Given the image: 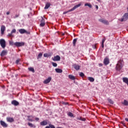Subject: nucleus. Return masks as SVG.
<instances>
[{
	"mask_svg": "<svg viewBox=\"0 0 128 128\" xmlns=\"http://www.w3.org/2000/svg\"><path fill=\"white\" fill-rule=\"evenodd\" d=\"M122 66H124V60H120L118 61V64L116 65V70H117L118 72H120V70L122 68Z\"/></svg>",
	"mask_w": 128,
	"mask_h": 128,
	"instance_id": "1",
	"label": "nucleus"
},
{
	"mask_svg": "<svg viewBox=\"0 0 128 128\" xmlns=\"http://www.w3.org/2000/svg\"><path fill=\"white\" fill-rule=\"evenodd\" d=\"M80 6H82V4H80L76 5L75 6H74L73 8L69 10L68 11L64 12V14H68V12H72L74 10H76V8H80Z\"/></svg>",
	"mask_w": 128,
	"mask_h": 128,
	"instance_id": "2",
	"label": "nucleus"
},
{
	"mask_svg": "<svg viewBox=\"0 0 128 128\" xmlns=\"http://www.w3.org/2000/svg\"><path fill=\"white\" fill-rule=\"evenodd\" d=\"M0 44L2 48H4L6 46V42L4 39L0 40Z\"/></svg>",
	"mask_w": 128,
	"mask_h": 128,
	"instance_id": "3",
	"label": "nucleus"
},
{
	"mask_svg": "<svg viewBox=\"0 0 128 128\" xmlns=\"http://www.w3.org/2000/svg\"><path fill=\"white\" fill-rule=\"evenodd\" d=\"M14 44L16 46L18 47L24 46V42H16Z\"/></svg>",
	"mask_w": 128,
	"mask_h": 128,
	"instance_id": "4",
	"label": "nucleus"
},
{
	"mask_svg": "<svg viewBox=\"0 0 128 128\" xmlns=\"http://www.w3.org/2000/svg\"><path fill=\"white\" fill-rule=\"evenodd\" d=\"M98 20L100 22H102V24H106V26H108V24H110L108 21L107 20L100 18Z\"/></svg>",
	"mask_w": 128,
	"mask_h": 128,
	"instance_id": "5",
	"label": "nucleus"
},
{
	"mask_svg": "<svg viewBox=\"0 0 128 128\" xmlns=\"http://www.w3.org/2000/svg\"><path fill=\"white\" fill-rule=\"evenodd\" d=\"M128 19V13H125L123 16V18H122L121 22H126Z\"/></svg>",
	"mask_w": 128,
	"mask_h": 128,
	"instance_id": "6",
	"label": "nucleus"
},
{
	"mask_svg": "<svg viewBox=\"0 0 128 128\" xmlns=\"http://www.w3.org/2000/svg\"><path fill=\"white\" fill-rule=\"evenodd\" d=\"M52 60L54 62H60V56L58 55H57L54 56V58H52Z\"/></svg>",
	"mask_w": 128,
	"mask_h": 128,
	"instance_id": "7",
	"label": "nucleus"
},
{
	"mask_svg": "<svg viewBox=\"0 0 128 128\" xmlns=\"http://www.w3.org/2000/svg\"><path fill=\"white\" fill-rule=\"evenodd\" d=\"M104 64L105 66H108L110 64V59L106 57L104 60Z\"/></svg>",
	"mask_w": 128,
	"mask_h": 128,
	"instance_id": "8",
	"label": "nucleus"
},
{
	"mask_svg": "<svg viewBox=\"0 0 128 128\" xmlns=\"http://www.w3.org/2000/svg\"><path fill=\"white\" fill-rule=\"evenodd\" d=\"M50 80H52V77L50 76L44 81V84H49V82H50Z\"/></svg>",
	"mask_w": 128,
	"mask_h": 128,
	"instance_id": "9",
	"label": "nucleus"
},
{
	"mask_svg": "<svg viewBox=\"0 0 128 128\" xmlns=\"http://www.w3.org/2000/svg\"><path fill=\"white\" fill-rule=\"evenodd\" d=\"M6 120L8 122H14V120L12 117H7Z\"/></svg>",
	"mask_w": 128,
	"mask_h": 128,
	"instance_id": "10",
	"label": "nucleus"
},
{
	"mask_svg": "<svg viewBox=\"0 0 128 128\" xmlns=\"http://www.w3.org/2000/svg\"><path fill=\"white\" fill-rule=\"evenodd\" d=\"M46 26V22L44 21V19L42 17V20L40 21V26Z\"/></svg>",
	"mask_w": 128,
	"mask_h": 128,
	"instance_id": "11",
	"label": "nucleus"
},
{
	"mask_svg": "<svg viewBox=\"0 0 128 128\" xmlns=\"http://www.w3.org/2000/svg\"><path fill=\"white\" fill-rule=\"evenodd\" d=\"M11 104H13V106H19L20 104V102H18L16 101V100H13Z\"/></svg>",
	"mask_w": 128,
	"mask_h": 128,
	"instance_id": "12",
	"label": "nucleus"
},
{
	"mask_svg": "<svg viewBox=\"0 0 128 128\" xmlns=\"http://www.w3.org/2000/svg\"><path fill=\"white\" fill-rule=\"evenodd\" d=\"M8 54V50H3L1 53L0 56H6Z\"/></svg>",
	"mask_w": 128,
	"mask_h": 128,
	"instance_id": "13",
	"label": "nucleus"
},
{
	"mask_svg": "<svg viewBox=\"0 0 128 128\" xmlns=\"http://www.w3.org/2000/svg\"><path fill=\"white\" fill-rule=\"evenodd\" d=\"M0 125L3 126V128H8V124L2 120L0 121Z\"/></svg>",
	"mask_w": 128,
	"mask_h": 128,
	"instance_id": "14",
	"label": "nucleus"
},
{
	"mask_svg": "<svg viewBox=\"0 0 128 128\" xmlns=\"http://www.w3.org/2000/svg\"><path fill=\"white\" fill-rule=\"evenodd\" d=\"M18 32L21 34H28V32L24 28L20 29L18 30Z\"/></svg>",
	"mask_w": 128,
	"mask_h": 128,
	"instance_id": "15",
	"label": "nucleus"
},
{
	"mask_svg": "<svg viewBox=\"0 0 128 128\" xmlns=\"http://www.w3.org/2000/svg\"><path fill=\"white\" fill-rule=\"evenodd\" d=\"M0 30H1V34H4V30H6V26L2 25L1 26Z\"/></svg>",
	"mask_w": 128,
	"mask_h": 128,
	"instance_id": "16",
	"label": "nucleus"
},
{
	"mask_svg": "<svg viewBox=\"0 0 128 128\" xmlns=\"http://www.w3.org/2000/svg\"><path fill=\"white\" fill-rule=\"evenodd\" d=\"M73 67L76 70H79L80 68V66L76 64H74L73 65Z\"/></svg>",
	"mask_w": 128,
	"mask_h": 128,
	"instance_id": "17",
	"label": "nucleus"
},
{
	"mask_svg": "<svg viewBox=\"0 0 128 128\" xmlns=\"http://www.w3.org/2000/svg\"><path fill=\"white\" fill-rule=\"evenodd\" d=\"M48 124V121L46 120H43L40 122V125L42 126H46Z\"/></svg>",
	"mask_w": 128,
	"mask_h": 128,
	"instance_id": "18",
	"label": "nucleus"
},
{
	"mask_svg": "<svg viewBox=\"0 0 128 128\" xmlns=\"http://www.w3.org/2000/svg\"><path fill=\"white\" fill-rule=\"evenodd\" d=\"M68 78L72 80H76V77L74 75L70 74L68 75Z\"/></svg>",
	"mask_w": 128,
	"mask_h": 128,
	"instance_id": "19",
	"label": "nucleus"
},
{
	"mask_svg": "<svg viewBox=\"0 0 128 128\" xmlns=\"http://www.w3.org/2000/svg\"><path fill=\"white\" fill-rule=\"evenodd\" d=\"M106 37H104V39H102V48H104V42H106Z\"/></svg>",
	"mask_w": 128,
	"mask_h": 128,
	"instance_id": "20",
	"label": "nucleus"
},
{
	"mask_svg": "<svg viewBox=\"0 0 128 128\" xmlns=\"http://www.w3.org/2000/svg\"><path fill=\"white\" fill-rule=\"evenodd\" d=\"M88 80H90V82H94V78L92 77H88Z\"/></svg>",
	"mask_w": 128,
	"mask_h": 128,
	"instance_id": "21",
	"label": "nucleus"
},
{
	"mask_svg": "<svg viewBox=\"0 0 128 128\" xmlns=\"http://www.w3.org/2000/svg\"><path fill=\"white\" fill-rule=\"evenodd\" d=\"M55 70L56 72H58V74H62V70L60 68H56Z\"/></svg>",
	"mask_w": 128,
	"mask_h": 128,
	"instance_id": "22",
	"label": "nucleus"
},
{
	"mask_svg": "<svg viewBox=\"0 0 128 128\" xmlns=\"http://www.w3.org/2000/svg\"><path fill=\"white\" fill-rule=\"evenodd\" d=\"M50 4L46 3V6L44 7V10H48V8H50Z\"/></svg>",
	"mask_w": 128,
	"mask_h": 128,
	"instance_id": "23",
	"label": "nucleus"
},
{
	"mask_svg": "<svg viewBox=\"0 0 128 128\" xmlns=\"http://www.w3.org/2000/svg\"><path fill=\"white\" fill-rule=\"evenodd\" d=\"M77 120H82V122L86 121V118H82V117H78Z\"/></svg>",
	"mask_w": 128,
	"mask_h": 128,
	"instance_id": "24",
	"label": "nucleus"
},
{
	"mask_svg": "<svg viewBox=\"0 0 128 128\" xmlns=\"http://www.w3.org/2000/svg\"><path fill=\"white\" fill-rule=\"evenodd\" d=\"M77 40H78V38H75L73 40L72 44H73L74 46H76V44Z\"/></svg>",
	"mask_w": 128,
	"mask_h": 128,
	"instance_id": "25",
	"label": "nucleus"
},
{
	"mask_svg": "<svg viewBox=\"0 0 128 128\" xmlns=\"http://www.w3.org/2000/svg\"><path fill=\"white\" fill-rule=\"evenodd\" d=\"M84 6H88V7H90V8H92V4H88V3H86V4H84Z\"/></svg>",
	"mask_w": 128,
	"mask_h": 128,
	"instance_id": "26",
	"label": "nucleus"
},
{
	"mask_svg": "<svg viewBox=\"0 0 128 128\" xmlns=\"http://www.w3.org/2000/svg\"><path fill=\"white\" fill-rule=\"evenodd\" d=\"M124 106H128V102L126 100H124V102L122 103Z\"/></svg>",
	"mask_w": 128,
	"mask_h": 128,
	"instance_id": "27",
	"label": "nucleus"
},
{
	"mask_svg": "<svg viewBox=\"0 0 128 128\" xmlns=\"http://www.w3.org/2000/svg\"><path fill=\"white\" fill-rule=\"evenodd\" d=\"M42 52H40L38 56V58H37L38 59V58H42Z\"/></svg>",
	"mask_w": 128,
	"mask_h": 128,
	"instance_id": "28",
	"label": "nucleus"
},
{
	"mask_svg": "<svg viewBox=\"0 0 128 128\" xmlns=\"http://www.w3.org/2000/svg\"><path fill=\"white\" fill-rule=\"evenodd\" d=\"M108 100L110 102V104H114V102L112 101V100L110 98H108Z\"/></svg>",
	"mask_w": 128,
	"mask_h": 128,
	"instance_id": "29",
	"label": "nucleus"
},
{
	"mask_svg": "<svg viewBox=\"0 0 128 128\" xmlns=\"http://www.w3.org/2000/svg\"><path fill=\"white\" fill-rule=\"evenodd\" d=\"M79 76H81V78H84V74L82 72H79Z\"/></svg>",
	"mask_w": 128,
	"mask_h": 128,
	"instance_id": "30",
	"label": "nucleus"
},
{
	"mask_svg": "<svg viewBox=\"0 0 128 128\" xmlns=\"http://www.w3.org/2000/svg\"><path fill=\"white\" fill-rule=\"evenodd\" d=\"M68 116H70L71 118H74V114H72V112H69L68 114Z\"/></svg>",
	"mask_w": 128,
	"mask_h": 128,
	"instance_id": "31",
	"label": "nucleus"
},
{
	"mask_svg": "<svg viewBox=\"0 0 128 128\" xmlns=\"http://www.w3.org/2000/svg\"><path fill=\"white\" fill-rule=\"evenodd\" d=\"M20 59H18L16 61V64H20Z\"/></svg>",
	"mask_w": 128,
	"mask_h": 128,
	"instance_id": "32",
	"label": "nucleus"
},
{
	"mask_svg": "<svg viewBox=\"0 0 128 128\" xmlns=\"http://www.w3.org/2000/svg\"><path fill=\"white\" fill-rule=\"evenodd\" d=\"M52 64L54 68H56V66H58V64L56 62H52Z\"/></svg>",
	"mask_w": 128,
	"mask_h": 128,
	"instance_id": "33",
	"label": "nucleus"
},
{
	"mask_svg": "<svg viewBox=\"0 0 128 128\" xmlns=\"http://www.w3.org/2000/svg\"><path fill=\"white\" fill-rule=\"evenodd\" d=\"M44 58H48V56H50V54H44Z\"/></svg>",
	"mask_w": 128,
	"mask_h": 128,
	"instance_id": "34",
	"label": "nucleus"
},
{
	"mask_svg": "<svg viewBox=\"0 0 128 128\" xmlns=\"http://www.w3.org/2000/svg\"><path fill=\"white\" fill-rule=\"evenodd\" d=\"M49 126H50V128H56L54 126L53 124H49Z\"/></svg>",
	"mask_w": 128,
	"mask_h": 128,
	"instance_id": "35",
	"label": "nucleus"
},
{
	"mask_svg": "<svg viewBox=\"0 0 128 128\" xmlns=\"http://www.w3.org/2000/svg\"><path fill=\"white\" fill-rule=\"evenodd\" d=\"M16 29H13L12 32H11V33L12 34H14L16 33Z\"/></svg>",
	"mask_w": 128,
	"mask_h": 128,
	"instance_id": "36",
	"label": "nucleus"
},
{
	"mask_svg": "<svg viewBox=\"0 0 128 128\" xmlns=\"http://www.w3.org/2000/svg\"><path fill=\"white\" fill-rule=\"evenodd\" d=\"M28 126H30V128H32V123H30V122H28Z\"/></svg>",
	"mask_w": 128,
	"mask_h": 128,
	"instance_id": "37",
	"label": "nucleus"
},
{
	"mask_svg": "<svg viewBox=\"0 0 128 128\" xmlns=\"http://www.w3.org/2000/svg\"><path fill=\"white\" fill-rule=\"evenodd\" d=\"M34 120H35L36 122H38V120H40V118H34Z\"/></svg>",
	"mask_w": 128,
	"mask_h": 128,
	"instance_id": "38",
	"label": "nucleus"
},
{
	"mask_svg": "<svg viewBox=\"0 0 128 128\" xmlns=\"http://www.w3.org/2000/svg\"><path fill=\"white\" fill-rule=\"evenodd\" d=\"M18 16H20V14H16L15 15V16L14 17V18H18Z\"/></svg>",
	"mask_w": 128,
	"mask_h": 128,
	"instance_id": "39",
	"label": "nucleus"
},
{
	"mask_svg": "<svg viewBox=\"0 0 128 128\" xmlns=\"http://www.w3.org/2000/svg\"><path fill=\"white\" fill-rule=\"evenodd\" d=\"M28 70H30V72H32V68H28Z\"/></svg>",
	"mask_w": 128,
	"mask_h": 128,
	"instance_id": "40",
	"label": "nucleus"
},
{
	"mask_svg": "<svg viewBox=\"0 0 128 128\" xmlns=\"http://www.w3.org/2000/svg\"><path fill=\"white\" fill-rule=\"evenodd\" d=\"M12 36V32L11 33H9L8 34V36Z\"/></svg>",
	"mask_w": 128,
	"mask_h": 128,
	"instance_id": "41",
	"label": "nucleus"
},
{
	"mask_svg": "<svg viewBox=\"0 0 128 128\" xmlns=\"http://www.w3.org/2000/svg\"><path fill=\"white\" fill-rule=\"evenodd\" d=\"M95 8H96V10H98V5H96Z\"/></svg>",
	"mask_w": 128,
	"mask_h": 128,
	"instance_id": "42",
	"label": "nucleus"
},
{
	"mask_svg": "<svg viewBox=\"0 0 128 128\" xmlns=\"http://www.w3.org/2000/svg\"><path fill=\"white\" fill-rule=\"evenodd\" d=\"M28 120L29 122H32V119H30V118H28Z\"/></svg>",
	"mask_w": 128,
	"mask_h": 128,
	"instance_id": "43",
	"label": "nucleus"
},
{
	"mask_svg": "<svg viewBox=\"0 0 128 128\" xmlns=\"http://www.w3.org/2000/svg\"><path fill=\"white\" fill-rule=\"evenodd\" d=\"M6 14H7V16H8V14H10V12H7Z\"/></svg>",
	"mask_w": 128,
	"mask_h": 128,
	"instance_id": "44",
	"label": "nucleus"
},
{
	"mask_svg": "<svg viewBox=\"0 0 128 128\" xmlns=\"http://www.w3.org/2000/svg\"><path fill=\"white\" fill-rule=\"evenodd\" d=\"M125 120H126V122H128V118H126Z\"/></svg>",
	"mask_w": 128,
	"mask_h": 128,
	"instance_id": "45",
	"label": "nucleus"
},
{
	"mask_svg": "<svg viewBox=\"0 0 128 128\" xmlns=\"http://www.w3.org/2000/svg\"><path fill=\"white\" fill-rule=\"evenodd\" d=\"M45 128H50V126H46Z\"/></svg>",
	"mask_w": 128,
	"mask_h": 128,
	"instance_id": "46",
	"label": "nucleus"
},
{
	"mask_svg": "<svg viewBox=\"0 0 128 128\" xmlns=\"http://www.w3.org/2000/svg\"><path fill=\"white\" fill-rule=\"evenodd\" d=\"M99 66H102V64H99Z\"/></svg>",
	"mask_w": 128,
	"mask_h": 128,
	"instance_id": "47",
	"label": "nucleus"
},
{
	"mask_svg": "<svg viewBox=\"0 0 128 128\" xmlns=\"http://www.w3.org/2000/svg\"><path fill=\"white\" fill-rule=\"evenodd\" d=\"M12 42H10V44H12Z\"/></svg>",
	"mask_w": 128,
	"mask_h": 128,
	"instance_id": "48",
	"label": "nucleus"
},
{
	"mask_svg": "<svg viewBox=\"0 0 128 128\" xmlns=\"http://www.w3.org/2000/svg\"><path fill=\"white\" fill-rule=\"evenodd\" d=\"M32 72H34V68L32 69Z\"/></svg>",
	"mask_w": 128,
	"mask_h": 128,
	"instance_id": "49",
	"label": "nucleus"
},
{
	"mask_svg": "<svg viewBox=\"0 0 128 128\" xmlns=\"http://www.w3.org/2000/svg\"><path fill=\"white\" fill-rule=\"evenodd\" d=\"M94 46V48H96V46Z\"/></svg>",
	"mask_w": 128,
	"mask_h": 128,
	"instance_id": "50",
	"label": "nucleus"
},
{
	"mask_svg": "<svg viewBox=\"0 0 128 128\" xmlns=\"http://www.w3.org/2000/svg\"><path fill=\"white\" fill-rule=\"evenodd\" d=\"M98 2V0H97Z\"/></svg>",
	"mask_w": 128,
	"mask_h": 128,
	"instance_id": "51",
	"label": "nucleus"
}]
</instances>
